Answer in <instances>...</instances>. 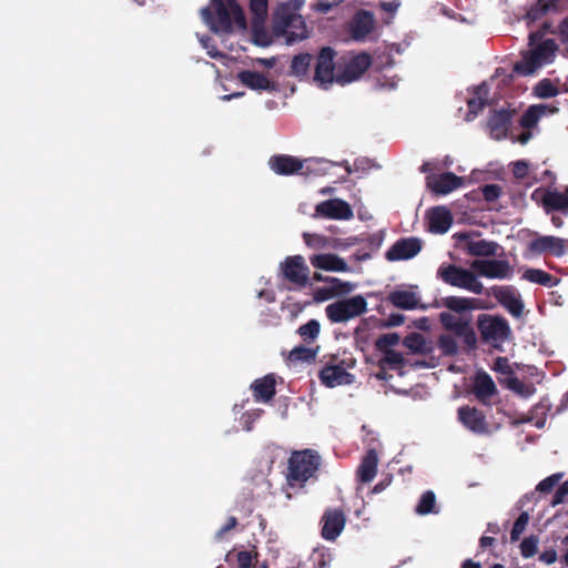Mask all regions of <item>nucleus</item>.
Listing matches in <instances>:
<instances>
[{
	"instance_id": "obj_30",
	"label": "nucleus",
	"mask_w": 568,
	"mask_h": 568,
	"mask_svg": "<svg viewBox=\"0 0 568 568\" xmlns=\"http://www.w3.org/2000/svg\"><path fill=\"white\" fill-rule=\"evenodd\" d=\"M386 300L400 310H415L418 305L416 294L409 291H393L388 294Z\"/></svg>"
},
{
	"instance_id": "obj_21",
	"label": "nucleus",
	"mask_w": 568,
	"mask_h": 568,
	"mask_svg": "<svg viewBox=\"0 0 568 568\" xmlns=\"http://www.w3.org/2000/svg\"><path fill=\"white\" fill-rule=\"evenodd\" d=\"M529 250L535 254L550 253L561 256L565 254V241L555 236H538L529 243Z\"/></svg>"
},
{
	"instance_id": "obj_8",
	"label": "nucleus",
	"mask_w": 568,
	"mask_h": 568,
	"mask_svg": "<svg viewBox=\"0 0 568 568\" xmlns=\"http://www.w3.org/2000/svg\"><path fill=\"white\" fill-rule=\"evenodd\" d=\"M471 268L483 277L487 278H510L514 270L507 260H474Z\"/></svg>"
},
{
	"instance_id": "obj_5",
	"label": "nucleus",
	"mask_w": 568,
	"mask_h": 568,
	"mask_svg": "<svg viewBox=\"0 0 568 568\" xmlns=\"http://www.w3.org/2000/svg\"><path fill=\"white\" fill-rule=\"evenodd\" d=\"M437 276L450 286L464 288L475 294H483L484 292V285L477 280L474 272L455 264H442L437 271Z\"/></svg>"
},
{
	"instance_id": "obj_20",
	"label": "nucleus",
	"mask_w": 568,
	"mask_h": 568,
	"mask_svg": "<svg viewBox=\"0 0 568 568\" xmlns=\"http://www.w3.org/2000/svg\"><path fill=\"white\" fill-rule=\"evenodd\" d=\"M375 27V18L371 11L359 10L351 22V34L354 40H364Z\"/></svg>"
},
{
	"instance_id": "obj_38",
	"label": "nucleus",
	"mask_w": 568,
	"mask_h": 568,
	"mask_svg": "<svg viewBox=\"0 0 568 568\" xmlns=\"http://www.w3.org/2000/svg\"><path fill=\"white\" fill-rule=\"evenodd\" d=\"M523 278L531 282L537 283L547 287H552L557 284V280L549 273L539 270V268H528L524 272Z\"/></svg>"
},
{
	"instance_id": "obj_59",
	"label": "nucleus",
	"mask_w": 568,
	"mask_h": 568,
	"mask_svg": "<svg viewBox=\"0 0 568 568\" xmlns=\"http://www.w3.org/2000/svg\"><path fill=\"white\" fill-rule=\"evenodd\" d=\"M568 495V480L564 481L557 491L554 494L552 499L550 500V504L552 506L559 505L564 503L565 497Z\"/></svg>"
},
{
	"instance_id": "obj_16",
	"label": "nucleus",
	"mask_w": 568,
	"mask_h": 568,
	"mask_svg": "<svg viewBox=\"0 0 568 568\" xmlns=\"http://www.w3.org/2000/svg\"><path fill=\"white\" fill-rule=\"evenodd\" d=\"M464 179L453 172H445L438 175L432 174L426 178V184L432 192L445 195L463 185Z\"/></svg>"
},
{
	"instance_id": "obj_26",
	"label": "nucleus",
	"mask_w": 568,
	"mask_h": 568,
	"mask_svg": "<svg viewBox=\"0 0 568 568\" xmlns=\"http://www.w3.org/2000/svg\"><path fill=\"white\" fill-rule=\"evenodd\" d=\"M237 78L241 83L252 90L271 91L274 89L273 82H271L266 75L256 71H241Z\"/></svg>"
},
{
	"instance_id": "obj_19",
	"label": "nucleus",
	"mask_w": 568,
	"mask_h": 568,
	"mask_svg": "<svg viewBox=\"0 0 568 568\" xmlns=\"http://www.w3.org/2000/svg\"><path fill=\"white\" fill-rule=\"evenodd\" d=\"M497 392L496 384L488 373L485 371L476 373L473 383V393L480 403L488 404Z\"/></svg>"
},
{
	"instance_id": "obj_10",
	"label": "nucleus",
	"mask_w": 568,
	"mask_h": 568,
	"mask_svg": "<svg viewBox=\"0 0 568 568\" xmlns=\"http://www.w3.org/2000/svg\"><path fill=\"white\" fill-rule=\"evenodd\" d=\"M321 536L328 541H334L346 525V515L342 508H327L321 519Z\"/></svg>"
},
{
	"instance_id": "obj_22",
	"label": "nucleus",
	"mask_w": 568,
	"mask_h": 568,
	"mask_svg": "<svg viewBox=\"0 0 568 568\" xmlns=\"http://www.w3.org/2000/svg\"><path fill=\"white\" fill-rule=\"evenodd\" d=\"M513 113L514 111L507 109L494 111V113L488 119V128L490 130L491 136L497 140L507 136Z\"/></svg>"
},
{
	"instance_id": "obj_2",
	"label": "nucleus",
	"mask_w": 568,
	"mask_h": 568,
	"mask_svg": "<svg viewBox=\"0 0 568 568\" xmlns=\"http://www.w3.org/2000/svg\"><path fill=\"white\" fill-rule=\"evenodd\" d=\"M321 456L313 449L293 452L288 458L286 481L291 488H303L306 481L316 477Z\"/></svg>"
},
{
	"instance_id": "obj_37",
	"label": "nucleus",
	"mask_w": 568,
	"mask_h": 568,
	"mask_svg": "<svg viewBox=\"0 0 568 568\" xmlns=\"http://www.w3.org/2000/svg\"><path fill=\"white\" fill-rule=\"evenodd\" d=\"M404 346L407 347L415 354H428L432 351L429 343L426 341L424 335L420 333L408 334L403 342Z\"/></svg>"
},
{
	"instance_id": "obj_60",
	"label": "nucleus",
	"mask_w": 568,
	"mask_h": 568,
	"mask_svg": "<svg viewBox=\"0 0 568 568\" xmlns=\"http://www.w3.org/2000/svg\"><path fill=\"white\" fill-rule=\"evenodd\" d=\"M237 562L240 568H252L253 555L251 551L243 550L237 554Z\"/></svg>"
},
{
	"instance_id": "obj_48",
	"label": "nucleus",
	"mask_w": 568,
	"mask_h": 568,
	"mask_svg": "<svg viewBox=\"0 0 568 568\" xmlns=\"http://www.w3.org/2000/svg\"><path fill=\"white\" fill-rule=\"evenodd\" d=\"M399 339L400 337L397 333L383 334L376 339L375 347L382 353L393 351L392 347L397 345Z\"/></svg>"
},
{
	"instance_id": "obj_27",
	"label": "nucleus",
	"mask_w": 568,
	"mask_h": 568,
	"mask_svg": "<svg viewBox=\"0 0 568 568\" xmlns=\"http://www.w3.org/2000/svg\"><path fill=\"white\" fill-rule=\"evenodd\" d=\"M275 378L273 375H266L253 382L251 388L256 402H270L275 396Z\"/></svg>"
},
{
	"instance_id": "obj_47",
	"label": "nucleus",
	"mask_w": 568,
	"mask_h": 568,
	"mask_svg": "<svg viewBox=\"0 0 568 568\" xmlns=\"http://www.w3.org/2000/svg\"><path fill=\"white\" fill-rule=\"evenodd\" d=\"M437 346L445 356H455L458 353L457 342L450 335H440L438 337Z\"/></svg>"
},
{
	"instance_id": "obj_11",
	"label": "nucleus",
	"mask_w": 568,
	"mask_h": 568,
	"mask_svg": "<svg viewBox=\"0 0 568 568\" xmlns=\"http://www.w3.org/2000/svg\"><path fill=\"white\" fill-rule=\"evenodd\" d=\"M335 55L336 52L331 47H324L321 49L316 58L314 81L321 84H327L336 80V75L334 74Z\"/></svg>"
},
{
	"instance_id": "obj_23",
	"label": "nucleus",
	"mask_w": 568,
	"mask_h": 568,
	"mask_svg": "<svg viewBox=\"0 0 568 568\" xmlns=\"http://www.w3.org/2000/svg\"><path fill=\"white\" fill-rule=\"evenodd\" d=\"M427 217L429 231L437 234L446 233L453 223L452 213L445 206L433 207Z\"/></svg>"
},
{
	"instance_id": "obj_14",
	"label": "nucleus",
	"mask_w": 568,
	"mask_h": 568,
	"mask_svg": "<svg viewBox=\"0 0 568 568\" xmlns=\"http://www.w3.org/2000/svg\"><path fill=\"white\" fill-rule=\"evenodd\" d=\"M423 247V243L417 237H405L396 241L386 252L385 257L388 261H403L416 256Z\"/></svg>"
},
{
	"instance_id": "obj_3",
	"label": "nucleus",
	"mask_w": 568,
	"mask_h": 568,
	"mask_svg": "<svg viewBox=\"0 0 568 568\" xmlns=\"http://www.w3.org/2000/svg\"><path fill=\"white\" fill-rule=\"evenodd\" d=\"M300 9L277 7L273 14V29L277 34H283L286 42L292 44L307 38V29Z\"/></svg>"
},
{
	"instance_id": "obj_33",
	"label": "nucleus",
	"mask_w": 568,
	"mask_h": 568,
	"mask_svg": "<svg viewBox=\"0 0 568 568\" xmlns=\"http://www.w3.org/2000/svg\"><path fill=\"white\" fill-rule=\"evenodd\" d=\"M544 204L547 210L560 211L566 214L568 212V189L562 193H546L544 196Z\"/></svg>"
},
{
	"instance_id": "obj_18",
	"label": "nucleus",
	"mask_w": 568,
	"mask_h": 568,
	"mask_svg": "<svg viewBox=\"0 0 568 568\" xmlns=\"http://www.w3.org/2000/svg\"><path fill=\"white\" fill-rule=\"evenodd\" d=\"M268 164L270 168L278 175H292L301 173L304 169L305 161L293 155L278 154L271 156Z\"/></svg>"
},
{
	"instance_id": "obj_29",
	"label": "nucleus",
	"mask_w": 568,
	"mask_h": 568,
	"mask_svg": "<svg viewBox=\"0 0 568 568\" xmlns=\"http://www.w3.org/2000/svg\"><path fill=\"white\" fill-rule=\"evenodd\" d=\"M562 0H537L526 12V19L537 21L549 12H556Z\"/></svg>"
},
{
	"instance_id": "obj_4",
	"label": "nucleus",
	"mask_w": 568,
	"mask_h": 568,
	"mask_svg": "<svg viewBox=\"0 0 568 568\" xmlns=\"http://www.w3.org/2000/svg\"><path fill=\"white\" fill-rule=\"evenodd\" d=\"M477 328L484 343L501 349V345L511 336V328L506 318L499 315L480 314L477 317Z\"/></svg>"
},
{
	"instance_id": "obj_46",
	"label": "nucleus",
	"mask_w": 568,
	"mask_h": 568,
	"mask_svg": "<svg viewBox=\"0 0 568 568\" xmlns=\"http://www.w3.org/2000/svg\"><path fill=\"white\" fill-rule=\"evenodd\" d=\"M267 2L268 0H251L250 9L253 14L252 23L254 28L264 22L267 16Z\"/></svg>"
},
{
	"instance_id": "obj_58",
	"label": "nucleus",
	"mask_w": 568,
	"mask_h": 568,
	"mask_svg": "<svg viewBox=\"0 0 568 568\" xmlns=\"http://www.w3.org/2000/svg\"><path fill=\"white\" fill-rule=\"evenodd\" d=\"M331 562V554L322 551H315L314 554V567L313 568H326Z\"/></svg>"
},
{
	"instance_id": "obj_43",
	"label": "nucleus",
	"mask_w": 568,
	"mask_h": 568,
	"mask_svg": "<svg viewBox=\"0 0 568 568\" xmlns=\"http://www.w3.org/2000/svg\"><path fill=\"white\" fill-rule=\"evenodd\" d=\"M384 356L379 359V369L385 371L386 368L399 369L405 365L404 356L396 351H387L383 353Z\"/></svg>"
},
{
	"instance_id": "obj_17",
	"label": "nucleus",
	"mask_w": 568,
	"mask_h": 568,
	"mask_svg": "<svg viewBox=\"0 0 568 568\" xmlns=\"http://www.w3.org/2000/svg\"><path fill=\"white\" fill-rule=\"evenodd\" d=\"M457 415L459 422L473 433L481 434L487 430L486 417L478 408L465 405L458 408Z\"/></svg>"
},
{
	"instance_id": "obj_36",
	"label": "nucleus",
	"mask_w": 568,
	"mask_h": 568,
	"mask_svg": "<svg viewBox=\"0 0 568 568\" xmlns=\"http://www.w3.org/2000/svg\"><path fill=\"white\" fill-rule=\"evenodd\" d=\"M476 300L460 296H447L442 300V305L453 312L463 313L474 310Z\"/></svg>"
},
{
	"instance_id": "obj_52",
	"label": "nucleus",
	"mask_w": 568,
	"mask_h": 568,
	"mask_svg": "<svg viewBox=\"0 0 568 568\" xmlns=\"http://www.w3.org/2000/svg\"><path fill=\"white\" fill-rule=\"evenodd\" d=\"M535 93L542 99L551 98L557 94V89L548 79H544L535 87Z\"/></svg>"
},
{
	"instance_id": "obj_41",
	"label": "nucleus",
	"mask_w": 568,
	"mask_h": 568,
	"mask_svg": "<svg viewBox=\"0 0 568 568\" xmlns=\"http://www.w3.org/2000/svg\"><path fill=\"white\" fill-rule=\"evenodd\" d=\"M546 105H531L529 106L526 112L520 118V125L526 129L530 130L534 128L539 119L545 114Z\"/></svg>"
},
{
	"instance_id": "obj_42",
	"label": "nucleus",
	"mask_w": 568,
	"mask_h": 568,
	"mask_svg": "<svg viewBox=\"0 0 568 568\" xmlns=\"http://www.w3.org/2000/svg\"><path fill=\"white\" fill-rule=\"evenodd\" d=\"M321 332V324L317 320H310L307 323L301 325L297 334L301 336L305 344H311L316 341Z\"/></svg>"
},
{
	"instance_id": "obj_34",
	"label": "nucleus",
	"mask_w": 568,
	"mask_h": 568,
	"mask_svg": "<svg viewBox=\"0 0 568 568\" xmlns=\"http://www.w3.org/2000/svg\"><path fill=\"white\" fill-rule=\"evenodd\" d=\"M499 383L524 398L530 397L536 390L532 384H526L518 377L499 378Z\"/></svg>"
},
{
	"instance_id": "obj_13",
	"label": "nucleus",
	"mask_w": 568,
	"mask_h": 568,
	"mask_svg": "<svg viewBox=\"0 0 568 568\" xmlns=\"http://www.w3.org/2000/svg\"><path fill=\"white\" fill-rule=\"evenodd\" d=\"M315 215L333 220H351L354 215L352 206L342 199H329L315 206Z\"/></svg>"
},
{
	"instance_id": "obj_45",
	"label": "nucleus",
	"mask_w": 568,
	"mask_h": 568,
	"mask_svg": "<svg viewBox=\"0 0 568 568\" xmlns=\"http://www.w3.org/2000/svg\"><path fill=\"white\" fill-rule=\"evenodd\" d=\"M304 169L301 171V174H324L332 162L326 161L324 159H305Z\"/></svg>"
},
{
	"instance_id": "obj_40",
	"label": "nucleus",
	"mask_w": 568,
	"mask_h": 568,
	"mask_svg": "<svg viewBox=\"0 0 568 568\" xmlns=\"http://www.w3.org/2000/svg\"><path fill=\"white\" fill-rule=\"evenodd\" d=\"M556 49L557 44L555 40L546 39L530 51L539 60L540 65L542 67L545 63L550 61V58L554 55Z\"/></svg>"
},
{
	"instance_id": "obj_28",
	"label": "nucleus",
	"mask_w": 568,
	"mask_h": 568,
	"mask_svg": "<svg viewBox=\"0 0 568 568\" xmlns=\"http://www.w3.org/2000/svg\"><path fill=\"white\" fill-rule=\"evenodd\" d=\"M331 287H321L315 291L314 297L316 301H326L336 295L347 294L354 290L352 283L343 282L339 278H331Z\"/></svg>"
},
{
	"instance_id": "obj_44",
	"label": "nucleus",
	"mask_w": 568,
	"mask_h": 568,
	"mask_svg": "<svg viewBox=\"0 0 568 568\" xmlns=\"http://www.w3.org/2000/svg\"><path fill=\"white\" fill-rule=\"evenodd\" d=\"M415 511L418 515H428L432 513H437L436 510V496L434 491L427 490L423 493L420 496L418 504L415 508Z\"/></svg>"
},
{
	"instance_id": "obj_56",
	"label": "nucleus",
	"mask_w": 568,
	"mask_h": 568,
	"mask_svg": "<svg viewBox=\"0 0 568 568\" xmlns=\"http://www.w3.org/2000/svg\"><path fill=\"white\" fill-rule=\"evenodd\" d=\"M483 196L485 201H496L501 194V187L498 184H486L483 189Z\"/></svg>"
},
{
	"instance_id": "obj_24",
	"label": "nucleus",
	"mask_w": 568,
	"mask_h": 568,
	"mask_svg": "<svg viewBox=\"0 0 568 568\" xmlns=\"http://www.w3.org/2000/svg\"><path fill=\"white\" fill-rule=\"evenodd\" d=\"M311 264L318 270L331 272H347V263L336 254H315L310 257Z\"/></svg>"
},
{
	"instance_id": "obj_62",
	"label": "nucleus",
	"mask_w": 568,
	"mask_h": 568,
	"mask_svg": "<svg viewBox=\"0 0 568 568\" xmlns=\"http://www.w3.org/2000/svg\"><path fill=\"white\" fill-rule=\"evenodd\" d=\"M528 173V163L526 161H517L513 165V174L517 179H524L526 178Z\"/></svg>"
},
{
	"instance_id": "obj_15",
	"label": "nucleus",
	"mask_w": 568,
	"mask_h": 568,
	"mask_svg": "<svg viewBox=\"0 0 568 568\" xmlns=\"http://www.w3.org/2000/svg\"><path fill=\"white\" fill-rule=\"evenodd\" d=\"M493 295L513 316H521L524 312V302L514 287L494 286Z\"/></svg>"
},
{
	"instance_id": "obj_25",
	"label": "nucleus",
	"mask_w": 568,
	"mask_h": 568,
	"mask_svg": "<svg viewBox=\"0 0 568 568\" xmlns=\"http://www.w3.org/2000/svg\"><path fill=\"white\" fill-rule=\"evenodd\" d=\"M378 456L374 448L366 452L357 468V478L361 483H371L377 473Z\"/></svg>"
},
{
	"instance_id": "obj_9",
	"label": "nucleus",
	"mask_w": 568,
	"mask_h": 568,
	"mask_svg": "<svg viewBox=\"0 0 568 568\" xmlns=\"http://www.w3.org/2000/svg\"><path fill=\"white\" fill-rule=\"evenodd\" d=\"M372 64V58L368 53L362 52L357 55L352 57L345 64L344 68H338L336 73V82L346 84L357 80L364 74Z\"/></svg>"
},
{
	"instance_id": "obj_50",
	"label": "nucleus",
	"mask_w": 568,
	"mask_h": 568,
	"mask_svg": "<svg viewBox=\"0 0 568 568\" xmlns=\"http://www.w3.org/2000/svg\"><path fill=\"white\" fill-rule=\"evenodd\" d=\"M305 244L314 250H322L328 246V239L316 233H303Z\"/></svg>"
},
{
	"instance_id": "obj_1",
	"label": "nucleus",
	"mask_w": 568,
	"mask_h": 568,
	"mask_svg": "<svg viewBox=\"0 0 568 568\" xmlns=\"http://www.w3.org/2000/svg\"><path fill=\"white\" fill-rule=\"evenodd\" d=\"M215 13L204 8L202 14L215 32H231L233 26L237 29L246 28V19L240 4L235 0H212Z\"/></svg>"
},
{
	"instance_id": "obj_51",
	"label": "nucleus",
	"mask_w": 568,
	"mask_h": 568,
	"mask_svg": "<svg viewBox=\"0 0 568 568\" xmlns=\"http://www.w3.org/2000/svg\"><path fill=\"white\" fill-rule=\"evenodd\" d=\"M468 105V112L466 114V120L471 121L474 120L479 112L483 111V109L486 105V101L481 99L480 97L471 98L467 102Z\"/></svg>"
},
{
	"instance_id": "obj_6",
	"label": "nucleus",
	"mask_w": 568,
	"mask_h": 568,
	"mask_svg": "<svg viewBox=\"0 0 568 568\" xmlns=\"http://www.w3.org/2000/svg\"><path fill=\"white\" fill-rule=\"evenodd\" d=\"M367 312V302L364 296L355 295L341 300L326 306L325 313L332 323H345Z\"/></svg>"
},
{
	"instance_id": "obj_7",
	"label": "nucleus",
	"mask_w": 568,
	"mask_h": 568,
	"mask_svg": "<svg viewBox=\"0 0 568 568\" xmlns=\"http://www.w3.org/2000/svg\"><path fill=\"white\" fill-rule=\"evenodd\" d=\"M344 363V359L332 356L318 373L321 383L329 388L352 384L354 375L346 371Z\"/></svg>"
},
{
	"instance_id": "obj_35",
	"label": "nucleus",
	"mask_w": 568,
	"mask_h": 568,
	"mask_svg": "<svg viewBox=\"0 0 568 568\" xmlns=\"http://www.w3.org/2000/svg\"><path fill=\"white\" fill-rule=\"evenodd\" d=\"M539 60L531 53V51L525 53L523 59L514 64V72L519 75H531L540 68Z\"/></svg>"
},
{
	"instance_id": "obj_32",
	"label": "nucleus",
	"mask_w": 568,
	"mask_h": 568,
	"mask_svg": "<svg viewBox=\"0 0 568 568\" xmlns=\"http://www.w3.org/2000/svg\"><path fill=\"white\" fill-rule=\"evenodd\" d=\"M312 61L313 55L310 53H298L294 55L291 61L288 74L298 79L307 77Z\"/></svg>"
},
{
	"instance_id": "obj_39",
	"label": "nucleus",
	"mask_w": 568,
	"mask_h": 568,
	"mask_svg": "<svg viewBox=\"0 0 568 568\" xmlns=\"http://www.w3.org/2000/svg\"><path fill=\"white\" fill-rule=\"evenodd\" d=\"M318 347L312 348L304 345L295 346L287 356L292 363H311L315 361Z\"/></svg>"
},
{
	"instance_id": "obj_31",
	"label": "nucleus",
	"mask_w": 568,
	"mask_h": 568,
	"mask_svg": "<svg viewBox=\"0 0 568 568\" xmlns=\"http://www.w3.org/2000/svg\"><path fill=\"white\" fill-rule=\"evenodd\" d=\"M498 244L495 242L479 240L467 243L466 251L471 256L490 257L497 254Z\"/></svg>"
},
{
	"instance_id": "obj_55",
	"label": "nucleus",
	"mask_w": 568,
	"mask_h": 568,
	"mask_svg": "<svg viewBox=\"0 0 568 568\" xmlns=\"http://www.w3.org/2000/svg\"><path fill=\"white\" fill-rule=\"evenodd\" d=\"M564 476L562 473L554 474L545 479H542L536 487V490L542 494L550 493L554 487L559 483L561 477Z\"/></svg>"
},
{
	"instance_id": "obj_53",
	"label": "nucleus",
	"mask_w": 568,
	"mask_h": 568,
	"mask_svg": "<svg viewBox=\"0 0 568 568\" xmlns=\"http://www.w3.org/2000/svg\"><path fill=\"white\" fill-rule=\"evenodd\" d=\"M528 520H529V516L527 513H521L518 518L516 519V521L514 523V526L511 528V531H510V538L513 541H516L519 539L520 535L524 532V530L526 529V526L528 524Z\"/></svg>"
},
{
	"instance_id": "obj_12",
	"label": "nucleus",
	"mask_w": 568,
	"mask_h": 568,
	"mask_svg": "<svg viewBox=\"0 0 568 568\" xmlns=\"http://www.w3.org/2000/svg\"><path fill=\"white\" fill-rule=\"evenodd\" d=\"M284 277L296 285L305 286L308 282L310 268L302 255L287 256L281 264Z\"/></svg>"
},
{
	"instance_id": "obj_54",
	"label": "nucleus",
	"mask_w": 568,
	"mask_h": 568,
	"mask_svg": "<svg viewBox=\"0 0 568 568\" xmlns=\"http://www.w3.org/2000/svg\"><path fill=\"white\" fill-rule=\"evenodd\" d=\"M538 540L535 537H527L520 544V552L525 558H531L537 554Z\"/></svg>"
},
{
	"instance_id": "obj_57",
	"label": "nucleus",
	"mask_w": 568,
	"mask_h": 568,
	"mask_svg": "<svg viewBox=\"0 0 568 568\" xmlns=\"http://www.w3.org/2000/svg\"><path fill=\"white\" fill-rule=\"evenodd\" d=\"M468 351L477 348V335L471 325L459 336Z\"/></svg>"
},
{
	"instance_id": "obj_61",
	"label": "nucleus",
	"mask_w": 568,
	"mask_h": 568,
	"mask_svg": "<svg viewBox=\"0 0 568 568\" xmlns=\"http://www.w3.org/2000/svg\"><path fill=\"white\" fill-rule=\"evenodd\" d=\"M345 0H318L315 8L317 11L322 13H327L331 11L335 6L344 2Z\"/></svg>"
},
{
	"instance_id": "obj_64",
	"label": "nucleus",
	"mask_w": 568,
	"mask_h": 568,
	"mask_svg": "<svg viewBox=\"0 0 568 568\" xmlns=\"http://www.w3.org/2000/svg\"><path fill=\"white\" fill-rule=\"evenodd\" d=\"M439 320H440V323L443 324V326L450 331L452 326L459 320L457 317H455L454 315H452L450 313H442L439 315Z\"/></svg>"
},
{
	"instance_id": "obj_63",
	"label": "nucleus",
	"mask_w": 568,
	"mask_h": 568,
	"mask_svg": "<svg viewBox=\"0 0 568 568\" xmlns=\"http://www.w3.org/2000/svg\"><path fill=\"white\" fill-rule=\"evenodd\" d=\"M470 326L468 321L459 318L450 328V331L456 335L460 336L468 327Z\"/></svg>"
},
{
	"instance_id": "obj_49",
	"label": "nucleus",
	"mask_w": 568,
	"mask_h": 568,
	"mask_svg": "<svg viewBox=\"0 0 568 568\" xmlns=\"http://www.w3.org/2000/svg\"><path fill=\"white\" fill-rule=\"evenodd\" d=\"M496 373L500 374L501 378L517 377L513 365L507 357L499 356L495 359L491 367Z\"/></svg>"
}]
</instances>
